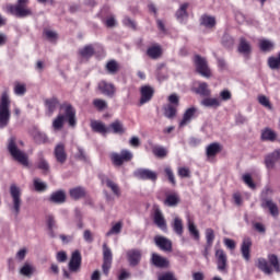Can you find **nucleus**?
<instances>
[{"label":"nucleus","mask_w":280,"mask_h":280,"mask_svg":"<svg viewBox=\"0 0 280 280\" xmlns=\"http://www.w3.org/2000/svg\"><path fill=\"white\" fill-rule=\"evenodd\" d=\"M90 127L92 128L93 132H97L98 135H108L110 129L106 127V125L100 120H91Z\"/></svg>","instance_id":"4be33fe9"},{"label":"nucleus","mask_w":280,"mask_h":280,"mask_svg":"<svg viewBox=\"0 0 280 280\" xmlns=\"http://www.w3.org/2000/svg\"><path fill=\"white\" fill-rule=\"evenodd\" d=\"M153 97H154V88H152L151 85H142L140 88L139 106L149 104V102H152Z\"/></svg>","instance_id":"f8f14e48"},{"label":"nucleus","mask_w":280,"mask_h":280,"mask_svg":"<svg viewBox=\"0 0 280 280\" xmlns=\"http://www.w3.org/2000/svg\"><path fill=\"white\" fill-rule=\"evenodd\" d=\"M35 165H36L37 170H40L43 172V174L45 176H47V174L49 173L50 167H49V162H47L45 160V155L43 154V152L38 153V159H37Z\"/></svg>","instance_id":"a878e982"},{"label":"nucleus","mask_w":280,"mask_h":280,"mask_svg":"<svg viewBox=\"0 0 280 280\" xmlns=\"http://www.w3.org/2000/svg\"><path fill=\"white\" fill-rule=\"evenodd\" d=\"M44 36L47 38V40H50V43H54V40H58V33L51 30L45 28Z\"/></svg>","instance_id":"e2e57ef3"},{"label":"nucleus","mask_w":280,"mask_h":280,"mask_svg":"<svg viewBox=\"0 0 280 280\" xmlns=\"http://www.w3.org/2000/svg\"><path fill=\"white\" fill-rule=\"evenodd\" d=\"M105 185L110 189V191L116 196L117 198H121V188H119V185L115 182H113L110 178L105 179Z\"/></svg>","instance_id":"4c0bfd02"},{"label":"nucleus","mask_w":280,"mask_h":280,"mask_svg":"<svg viewBox=\"0 0 280 280\" xmlns=\"http://www.w3.org/2000/svg\"><path fill=\"white\" fill-rule=\"evenodd\" d=\"M167 153H168V151L165 149V147L154 145L152 148V154L156 159H165L167 156Z\"/></svg>","instance_id":"de8ad7c7"},{"label":"nucleus","mask_w":280,"mask_h":280,"mask_svg":"<svg viewBox=\"0 0 280 280\" xmlns=\"http://www.w3.org/2000/svg\"><path fill=\"white\" fill-rule=\"evenodd\" d=\"M133 176L140 180H151V183L159 180V173L150 168H138L135 171Z\"/></svg>","instance_id":"9d476101"},{"label":"nucleus","mask_w":280,"mask_h":280,"mask_svg":"<svg viewBox=\"0 0 280 280\" xmlns=\"http://www.w3.org/2000/svg\"><path fill=\"white\" fill-rule=\"evenodd\" d=\"M164 174H165L168 183H171V185H173V187H176V176L174 175V171L171 168V166L164 167Z\"/></svg>","instance_id":"603ef678"},{"label":"nucleus","mask_w":280,"mask_h":280,"mask_svg":"<svg viewBox=\"0 0 280 280\" xmlns=\"http://www.w3.org/2000/svg\"><path fill=\"white\" fill-rule=\"evenodd\" d=\"M260 139L262 141H270L271 143H275V141H277V132L270 127H266L261 130Z\"/></svg>","instance_id":"c756f323"},{"label":"nucleus","mask_w":280,"mask_h":280,"mask_svg":"<svg viewBox=\"0 0 280 280\" xmlns=\"http://www.w3.org/2000/svg\"><path fill=\"white\" fill-rule=\"evenodd\" d=\"M69 194L72 200H80L82 198H86V189H84V187L82 186L71 188Z\"/></svg>","instance_id":"473e14b6"},{"label":"nucleus","mask_w":280,"mask_h":280,"mask_svg":"<svg viewBox=\"0 0 280 280\" xmlns=\"http://www.w3.org/2000/svg\"><path fill=\"white\" fill-rule=\"evenodd\" d=\"M110 160L113 165H116V167H121L124 163L132 161V153L128 150H122L120 153H112Z\"/></svg>","instance_id":"1a4fd4ad"},{"label":"nucleus","mask_w":280,"mask_h":280,"mask_svg":"<svg viewBox=\"0 0 280 280\" xmlns=\"http://www.w3.org/2000/svg\"><path fill=\"white\" fill-rule=\"evenodd\" d=\"M238 52L243 54L244 56H250V51H253V48L250 47V43L246 40V38L241 37L240 44H238Z\"/></svg>","instance_id":"72a5a7b5"},{"label":"nucleus","mask_w":280,"mask_h":280,"mask_svg":"<svg viewBox=\"0 0 280 280\" xmlns=\"http://www.w3.org/2000/svg\"><path fill=\"white\" fill-rule=\"evenodd\" d=\"M124 226V223L121 221L117 222L115 225L112 226V229L106 233L107 237H110V235H119L121 233V229Z\"/></svg>","instance_id":"6e6d98bb"},{"label":"nucleus","mask_w":280,"mask_h":280,"mask_svg":"<svg viewBox=\"0 0 280 280\" xmlns=\"http://www.w3.org/2000/svg\"><path fill=\"white\" fill-rule=\"evenodd\" d=\"M14 93L15 95H24L25 93H27V88L25 86V84L16 82L14 84Z\"/></svg>","instance_id":"13d9d810"},{"label":"nucleus","mask_w":280,"mask_h":280,"mask_svg":"<svg viewBox=\"0 0 280 280\" xmlns=\"http://www.w3.org/2000/svg\"><path fill=\"white\" fill-rule=\"evenodd\" d=\"M147 56L151 58V60H159V58L163 56V48L161 45L155 44L147 49Z\"/></svg>","instance_id":"bb28decb"},{"label":"nucleus","mask_w":280,"mask_h":280,"mask_svg":"<svg viewBox=\"0 0 280 280\" xmlns=\"http://www.w3.org/2000/svg\"><path fill=\"white\" fill-rule=\"evenodd\" d=\"M280 159V149L275 150L273 152L269 153L265 156V165L267 170H275V165L277 161Z\"/></svg>","instance_id":"6ab92c4d"},{"label":"nucleus","mask_w":280,"mask_h":280,"mask_svg":"<svg viewBox=\"0 0 280 280\" xmlns=\"http://www.w3.org/2000/svg\"><path fill=\"white\" fill-rule=\"evenodd\" d=\"M220 97L223 102H229L233 97V94L229 90H223L220 92Z\"/></svg>","instance_id":"69168bd1"},{"label":"nucleus","mask_w":280,"mask_h":280,"mask_svg":"<svg viewBox=\"0 0 280 280\" xmlns=\"http://www.w3.org/2000/svg\"><path fill=\"white\" fill-rule=\"evenodd\" d=\"M54 154L57 163H60L61 165L67 163V151L65 150V145L62 143L55 147Z\"/></svg>","instance_id":"412c9836"},{"label":"nucleus","mask_w":280,"mask_h":280,"mask_svg":"<svg viewBox=\"0 0 280 280\" xmlns=\"http://www.w3.org/2000/svg\"><path fill=\"white\" fill-rule=\"evenodd\" d=\"M34 187L36 191H45L47 189V185L38 179H34Z\"/></svg>","instance_id":"0e129e2a"},{"label":"nucleus","mask_w":280,"mask_h":280,"mask_svg":"<svg viewBox=\"0 0 280 280\" xmlns=\"http://www.w3.org/2000/svg\"><path fill=\"white\" fill-rule=\"evenodd\" d=\"M180 202V197H178V194L173 192L166 195V198L164 200V205L166 207H176Z\"/></svg>","instance_id":"58836bf2"},{"label":"nucleus","mask_w":280,"mask_h":280,"mask_svg":"<svg viewBox=\"0 0 280 280\" xmlns=\"http://www.w3.org/2000/svg\"><path fill=\"white\" fill-rule=\"evenodd\" d=\"M267 259L270 264V266H272L275 272H280V261H279V257L275 254H269L267 256Z\"/></svg>","instance_id":"8fccbe9b"},{"label":"nucleus","mask_w":280,"mask_h":280,"mask_svg":"<svg viewBox=\"0 0 280 280\" xmlns=\"http://www.w3.org/2000/svg\"><path fill=\"white\" fill-rule=\"evenodd\" d=\"M10 95L8 91H4L0 98V129L7 128L8 124H10Z\"/></svg>","instance_id":"20e7f679"},{"label":"nucleus","mask_w":280,"mask_h":280,"mask_svg":"<svg viewBox=\"0 0 280 280\" xmlns=\"http://www.w3.org/2000/svg\"><path fill=\"white\" fill-rule=\"evenodd\" d=\"M189 8V2H184L179 5V10L176 11L175 16L179 23H183L185 19H189V13L187 9Z\"/></svg>","instance_id":"7c9ffc66"},{"label":"nucleus","mask_w":280,"mask_h":280,"mask_svg":"<svg viewBox=\"0 0 280 280\" xmlns=\"http://www.w3.org/2000/svg\"><path fill=\"white\" fill-rule=\"evenodd\" d=\"M45 106L49 115H54V113L56 112V108L60 106V101H58V98L56 97L47 98L45 100Z\"/></svg>","instance_id":"e433bc0d"},{"label":"nucleus","mask_w":280,"mask_h":280,"mask_svg":"<svg viewBox=\"0 0 280 280\" xmlns=\"http://www.w3.org/2000/svg\"><path fill=\"white\" fill-rule=\"evenodd\" d=\"M46 224L48 226L49 237H56V233L54 232V229H56V219L54 218V214H48L46 217Z\"/></svg>","instance_id":"37998d69"},{"label":"nucleus","mask_w":280,"mask_h":280,"mask_svg":"<svg viewBox=\"0 0 280 280\" xmlns=\"http://www.w3.org/2000/svg\"><path fill=\"white\" fill-rule=\"evenodd\" d=\"M79 56L81 58H93L95 56V48H93V45H86L79 50Z\"/></svg>","instance_id":"79ce46f5"},{"label":"nucleus","mask_w":280,"mask_h":280,"mask_svg":"<svg viewBox=\"0 0 280 280\" xmlns=\"http://www.w3.org/2000/svg\"><path fill=\"white\" fill-rule=\"evenodd\" d=\"M256 267L258 268V270H260L265 275L272 273V267L268 265V260H266V258H258L256 262Z\"/></svg>","instance_id":"f704fd0d"},{"label":"nucleus","mask_w":280,"mask_h":280,"mask_svg":"<svg viewBox=\"0 0 280 280\" xmlns=\"http://www.w3.org/2000/svg\"><path fill=\"white\" fill-rule=\"evenodd\" d=\"M56 259L59 264H65V261H67V252H58Z\"/></svg>","instance_id":"774afa93"},{"label":"nucleus","mask_w":280,"mask_h":280,"mask_svg":"<svg viewBox=\"0 0 280 280\" xmlns=\"http://www.w3.org/2000/svg\"><path fill=\"white\" fill-rule=\"evenodd\" d=\"M261 208L262 209H268L269 213L273 218H277V215H279V207H277V203H275V201H272V199H262L261 200Z\"/></svg>","instance_id":"5701e85b"},{"label":"nucleus","mask_w":280,"mask_h":280,"mask_svg":"<svg viewBox=\"0 0 280 280\" xmlns=\"http://www.w3.org/2000/svg\"><path fill=\"white\" fill-rule=\"evenodd\" d=\"M92 104L94 108L98 110V113H102L103 110H106V108H108V103H106V101L102 98H95Z\"/></svg>","instance_id":"5fc2aeb1"},{"label":"nucleus","mask_w":280,"mask_h":280,"mask_svg":"<svg viewBox=\"0 0 280 280\" xmlns=\"http://www.w3.org/2000/svg\"><path fill=\"white\" fill-rule=\"evenodd\" d=\"M172 229H173L174 233H176V235L182 236L184 233L183 219L176 217L173 220Z\"/></svg>","instance_id":"c03bdc74"},{"label":"nucleus","mask_w":280,"mask_h":280,"mask_svg":"<svg viewBox=\"0 0 280 280\" xmlns=\"http://www.w3.org/2000/svg\"><path fill=\"white\" fill-rule=\"evenodd\" d=\"M151 264L155 268H170V260L156 253L152 254Z\"/></svg>","instance_id":"a211bd4d"},{"label":"nucleus","mask_w":280,"mask_h":280,"mask_svg":"<svg viewBox=\"0 0 280 280\" xmlns=\"http://www.w3.org/2000/svg\"><path fill=\"white\" fill-rule=\"evenodd\" d=\"M5 10L8 14L16 16V19H27L34 14L30 8V0H18L15 4H7Z\"/></svg>","instance_id":"f03ea898"},{"label":"nucleus","mask_w":280,"mask_h":280,"mask_svg":"<svg viewBox=\"0 0 280 280\" xmlns=\"http://www.w3.org/2000/svg\"><path fill=\"white\" fill-rule=\"evenodd\" d=\"M119 62H117L115 59L107 61L105 66V70L109 75H117V73H119Z\"/></svg>","instance_id":"c9c22d12"},{"label":"nucleus","mask_w":280,"mask_h":280,"mask_svg":"<svg viewBox=\"0 0 280 280\" xmlns=\"http://www.w3.org/2000/svg\"><path fill=\"white\" fill-rule=\"evenodd\" d=\"M253 247V240L245 237L241 245V253L245 261H250V248Z\"/></svg>","instance_id":"f3484780"},{"label":"nucleus","mask_w":280,"mask_h":280,"mask_svg":"<svg viewBox=\"0 0 280 280\" xmlns=\"http://www.w3.org/2000/svg\"><path fill=\"white\" fill-rule=\"evenodd\" d=\"M97 89L102 93V95H106L107 97H113L117 91L115 89V84L108 83L105 80L98 82Z\"/></svg>","instance_id":"4468645a"},{"label":"nucleus","mask_w":280,"mask_h":280,"mask_svg":"<svg viewBox=\"0 0 280 280\" xmlns=\"http://www.w3.org/2000/svg\"><path fill=\"white\" fill-rule=\"evenodd\" d=\"M188 231L194 240L197 242L200 241V231H198V228H196V224L191 220L188 221Z\"/></svg>","instance_id":"3c124183"},{"label":"nucleus","mask_w":280,"mask_h":280,"mask_svg":"<svg viewBox=\"0 0 280 280\" xmlns=\"http://www.w3.org/2000/svg\"><path fill=\"white\" fill-rule=\"evenodd\" d=\"M107 129L109 132H113V135H125L126 133V127H124V122L121 120L116 119L114 120Z\"/></svg>","instance_id":"cd10ccee"},{"label":"nucleus","mask_w":280,"mask_h":280,"mask_svg":"<svg viewBox=\"0 0 280 280\" xmlns=\"http://www.w3.org/2000/svg\"><path fill=\"white\" fill-rule=\"evenodd\" d=\"M10 196L12 198L13 211L15 215L21 213V205H23V200L21 199V188L15 184L10 186Z\"/></svg>","instance_id":"0eeeda50"},{"label":"nucleus","mask_w":280,"mask_h":280,"mask_svg":"<svg viewBox=\"0 0 280 280\" xmlns=\"http://www.w3.org/2000/svg\"><path fill=\"white\" fill-rule=\"evenodd\" d=\"M60 110H62L63 114H59L52 120V130L56 132L62 130V128H65V121L68 122L70 128H75V126H78V119L75 118V107L70 103H63L60 105Z\"/></svg>","instance_id":"f257e3e1"},{"label":"nucleus","mask_w":280,"mask_h":280,"mask_svg":"<svg viewBox=\"0 0 280 280\" xmlns=\"http://www.w3.org/2000/svg\"><path fill=\"white\" fill-rule=\"evenodd\" d=\"M196 113H198V108L196 107H189L188 109H186L183 115V119L179 122V128L187 126V124H189V121H191V119L196 117Z\"/></svg>","instance_id":"393cba45"},{"label":"nucleus","mask_w":280,"mask_h":280,"mask_svg":"<svg viewBox=\"0 0 280 280\" xmlns=\"http://www.w3.org/2000/svg\"><path fill=\"white\" fill-rule=\"evenodd\" d=\"M33 139L39 145L43 144V143H48V141H49V138L47 137V135L43 131H39V130H35L33 132Z\"/></svg>","instance_id":"49530a36"},{"label":"nucleus","mask_w":280,"mask_h":280,"mask_svg":"<svg viewBox=\"0 0 280 280\" xmlns=\"http://www.w3.org/2000/svg\"><path fill=\"white\" fill-rule=\"evenodd\" d=\"M201 105L207 108H219L221 106L220 100L207 97L201 101Z\"/></svg>","instance_id":"09e8293b"},{"label":"nucleus","mask_w":280,"mask_h":280,"mask_svg":"<svg viewBox=\"0 0 280 280\" xmlns=\"http://www.w3.org/2000/svg\"><path fill=\"white\" fill-rule=\"evenodd\" d=\"M267 65L269 67V69H271L272 71H279L280 69V51L278 52V56H271L268 58L267 60Z\"/></svg>","instance_id":"a19ab883"},{"label":"nucleus","mask_w":280,"mask_h":280,"mask_svg":"<svg viewBox=\"0 0 280 280\" xmlns=\"http://www.w3.org/2000/svg\"><path fill=\"white\" fill-rule=\"evenodd\" d=\"M215 241V231L213 229L208 228L206 230V244H213Z\"/></svg>","instance_id":"052dcab7"},{"label":"nucleus","mask_w":280,"mask_h":280,"mask_svg":"<svg viewBox=\"0 0 280 280\" xmlns=\"http://www.w3.org/2000/svg\"><path fill=\"white\" fill-rule=\"evenodd\" d=\"M196 93L202 95L203 97H208V95H211V91L209 90V85L207 84V82L199 83Z\"/></svg>","instance_id":"864d4df0"},{"label":"nucleus","mask_w":280,"mask_h":280,"mask_svg":"<svg viewBox=\"0 0 280 280\" xmlns=\"http://www.w3.org/2000/svg\"><path fill=\"white\" fill-rule=\"evenodd\" d=\"M153 222L158 229H161V231H167V221H165L161 208L156 205L153 206Z\"/></svg>","instance_id":"9b49d317"},{"label":"nucleus","mask_w":280,"mask_h":280,"mask_svg":"<svg viewBox=\"0 0 280 280\" xmlns=\"http://www.w3.org/2000/svg\"><path fill=\"white\" fill-rule=\"evenodd\" d=\"M110 268H113V252L110 250L108 245L104 244L102 270L105 277H108V273L110 272Z\"/></svg>","instance_id":"6e6552de"},{"label":"nucleus","mask_w":280,"mask_h":280,"mask_svg":"<svg viewBox=\"0 0 280 280\" xmlns=\"http://www.w3.org/2000/svg\"><path fill=\"white\" fill-rule=\"evenodd\" d=\"M48 200L54 205H62V202H66L67 200V195L65 194L63 190H57L51 194Z\"/></svg>","instance_id":"2f4dec72"},{"label":"nucleus","mask_w":280,"mask_h":280,"mask_svg":"<svg viewBox=\"0 0 280 280\" xmlns=\"http://www.w3.org/2000/svg\"><path fill=\"white\" fill-rule=\"evenodd\" d=\"M141 250L140 249H129L127 252V259L129 262V266H139V264H141Z\"/></svg>","instance_id":"dca6fc26"},{"label":"nucleus","mask_w":280,"mask_h":280,"mask_svg":"<svg viewBox=\"0 0 280 280\" xmlns=\"http://www.w3.org/2000/svg\"><path fill=\"white\" fill-rule=\"evenodd\" d=\"M177 175L179 178H191V171L189 167H178Z\"/></svg>","instance_id":"bf43d9fd"},{"label":"nucleus","mask_w":280,"mask_h":280,"mask_svg":"<svg viewBox=\"0 0 280 280\" xmlns=\"http://www.w3.org/2000/svg\"><path fill=\"white\" fill-rule=\"evenodd\" d=\"M68 268L70 272H80V268H82V254L80 250H74L72 253Z\"/></svg>","instance_id":"ddd939ff"},{"label":"nucleus","mask_w":280,"mask_h":280,"mask_svg":"<svg viewBox=\"0 0 280 280\" xmlns=\"http://www.w3.org/2000/svg\"><path fill=\"white\" fill-rule=\"evenodd\" d=\"M180 105V98L177 94H171L168 96V104L164 107V116L167 119H174L176 113H178V106Z\"/></svg>","instance_id":"39448f33"},{"label":"nucleus","mask_w":280,"mask_h":280,"mask_svg":"<svg viewBox=\"0 0 280 280\" xmlns=\"http://www.w3.org/2000/svg\"><path fill=\"white\" fill-rule=\"evenodd\" d=\"M194 65L199 75H202V78L211 77V69L209 68V62L207 61V58L200 55H195Z\"/></svg>","instance_id":"423d86ee"},{"label":"nucleus","mask_w":280,"mask_h":280,"mask_svg":"<svg viewBox=\"0 0 280 280\" xmlns=\"http://www.w3.org/2000/svg\"><path fill=\"white\" fill-rule=\"evenodd\" d=\"M259 49L264 54H268L269 51H272V49H275V43H272L268 39H260L259 40Z\"/></svg>","instance_id":"a18cd8bd"},{"label":"nucleus","mask_w":280,"mask_h":280,"mask_svg":"<svg viewBox=\"0 0 280 280\" xmlns=\"http://www.w3.org/2000/svg\"><path fill=\"white\" fill-rule=\"evenodd\" d=\"M215 257H217L218 270L220 272H225L229 259L226 257V253H224V249H217Z\"/></svg>","instance_id":"2eb2a0df"},{"label":"nucleus","mask_w":280,"mask_h":280,"mask_svg":"<svg viewBox=\"0 0 280 280\" xmlns=\"http://www.w3.org/2000/svg\"><path fill=\"white\" fill-rule=\"evenodd\" d=\"M199 23L202 27H207V30H213L218 22L215 21V16L203 14L200 18Z\"/></svg>","instance_id":"c85d7f7f"},{"label":"nucleus","mask_w":280,"mask_h":280,"mask_svg":"<svg viewBox=\"0 0 280 280\" xmlns=\"http://www.w3.org/2000/svg\"><path fill=\"white\" fill-rule=\"evenodd\" d=\"M243 183H245L249 189H257V185L253 182V176H250V174L243 175Z\"/></svg>","instance_id":"680f3d73"},{"label":"nucleus","mask_w":280,"mask_h":280,"mask_svg":"<svg viewBox=\"0 0 280 280\" xmlns=\"http://www.w3.org/2000/svg\"><path fill=\"white\" fill-rule=\"evenodd\" d=\"M155 245L164 250L165 253H172V241L164 236H155L154 237Z\"/></svg>","instance_id":"aec40b11"},{"label":"nucleus","mask_w":280,"mask_h":280,"mask_svg":"<svg viewBox=\"0 0 280 280\" xmlns=\"http://www.w3.org/2000/svg\"><path fill=\"white\" fill-rule=\"evenodd\" d=\"M158 280H177L173 272L167 271L162 276H159Z\"/></svg>","instance_id":"338daca9"},{"label":"nucleus","mask_w":280,"mask_h":280,"mask_svg":"<svg viewBox=\"0 0 280 280\" xmlns=\"http://www.w3.org/2000/svg\"><path fill=\"white\" fill-rule=\"evenodd\" d=\"M222 152V144L220 142H212L206 149V155L208 159H214Z\"/></svg>","instance_id":"b1692460"},{"label":"nucleus","mask_w":280,"mask_h":280,"mask_svg":"<svg viewBox=\"0 0 280 280\" xmlns=\"http://www.w3.org/2000/svg\"><path fill=\"white\" fill-rule=\"evenodd\" d=\"M7 148L13 161H16L20 165H23V167H30V156L19 149L16 145V138L11 137Z\"/></svg>","instance_id":"7ed1b4c3"},{"label":"nucleus","mask_w":280,"mask_h":280,"mask_svg":"<svg viewBox=\"0 0 280 280\" xmlns=\"http://www.w3.org/2000/svg\"><path fill=\"white\" fill-rule=\"evenodd\" d=\"M36 272V267L30 265V262H25L22 268L20 269V275L23 277H27L28 279L32 278V275Z\"/></svg>","instance_id":"ea45409f"},{"label":"nucleus","mask_w":280,"mask_h":280,"mask_svg":"<svg viewBox=\"0 0 280 280\" xmlns=\"http://www.w3.org/2000/svg\"><path fill=\"white\" fill-rule=\"evenodd\" d=\"M258 103L265 108H268V110H272V104L270 103V100L266 95H259Z\"/></svg>","instance_id":"4d7b16f0"}]
</instances>
